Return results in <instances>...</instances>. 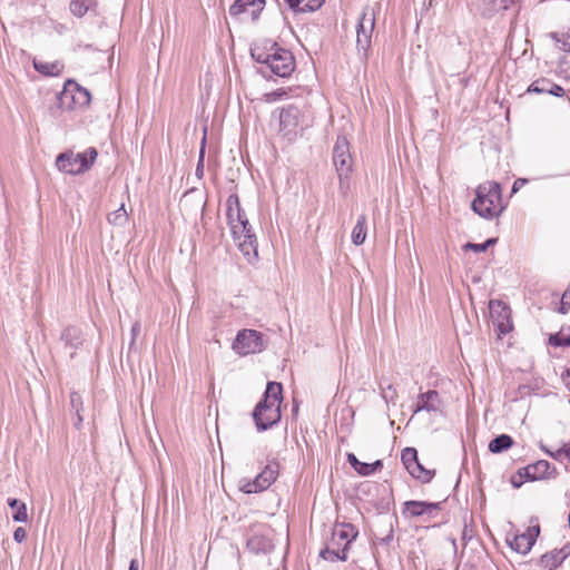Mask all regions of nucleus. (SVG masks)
Masks as SVG:
<instances>
[{"label":"nucleus","instance_id":"22","mask_svg":"<svg viewBox=\"0 0 570 570\" xmlns=\"http://www.w3.org/2000/svg\"><path fill=\"white\" fill-rule=\"evenodd\" d=\"M495 307H500L502 309V313L500 314V316H502V320L497 322L498 331L500 332V334H503V335L508 334L512 328V325L509 320L510 309L505 305H503L501 302L492 301L490 303L491 311L493 312Z\"/></svg>","mask_w":570,"mask_h":570},{"label":"nucleus","instance_id":"23","mask_svg":"<svg viewBox=\"0 0 570 570\" xmlns=\"http://www.w3.org/2000/svg\"><path fill=\"white\" fill-rule=\"evenodd\" d=\"M70 407H71V412L75 415L73 425L76 429H79L83 421V417L81 415V411L83 409V402H82L81 395L76 391H72L70 393Z\"/></svg>","mask_w":570,"mask_h":570},{"label":"nucleus","instance_id":"31","mask_svg":"<svg viewBox=\"0 0 570 570\" xmlns=\"http://www.w3.org/2000/svg\"><path fill=\"white\" fill-rule=\"evenodd\" d=\"M551 38L556 41L560 50L570 51V30L567 32H552Z\"/></svg>","mask_w":570,"mask_h":570},{"label":"nucleus","instance_id":"37","mask_svg":"<svg viewBox=\"0 0 570 570\" xmlns=\"http://www.w3.org/2000/svg\"><path fill=\"white\" fill-rule=\"evenodd\" d=\"M350 187V175L338 176V189L343 196L347 195Z\"/></svg>","mask_w":570,"mask_h":570},{"label":"nucleus","instance_id":"39","mask_svg":"<svg viewBox=\"0 0 570 570\" xmlns=\"http://www.w3.org/2000/svg\"><path fill=\"white\" fill-rule=\"evenodd\" d=\"M27 538V531L22 527H18L13 532V539L16 542L21 543Z\"/></svg>","mask_w":570,"mask_h":570},{"label":"nucleus","instance_id":"24","mask_svg":"<svg viewBox=\"0 0 570 570\" xmlns=\"http://www.w3.org/2000/svg\"><path fill=\"white\" fill-rule=\"evenodd\" d=\"M96 6V0H71L69 3V10L75 17L81 18Z\"/></svg>","mask_w":570,"mask_h":570},{"label":"nucleus","instance_id":"32","mask_svg":"<svg viewBox=\"0 0 570 570\" xmlns=\"http://www.w3.org/2000/svg\"><path fill=\"white\" fill-rule=\"evenodd\" d=\"M382 466H383V463H382L381 460H376L373 463L362 462V464H360L357 473L363 475V476H367V475L373 474L377 470L382 469Z\"/></svg>","mask_w":570,"mask_h":570},{"label":"nucleus","instance_id":"16","mask_svg":"<svg viewBox=\"0 0 570 570\" xmlns=\"http://www.w3.org/2000/svg\"><path fill=\"white\" fill-rule=\"evenodd\" d=\"M556 472V469H551L550 463L547 460H539L535 463H531L525 468L519 470V475L524 476L529 481H537L544 478H550Z\"/></svg>","mask_w":570,"mask_h":570},{"label":"nucleus","instance_id":"33","mask_svg":"<svg viewBox=\"0 0 570 570\" xmlns=\"http://www.w3.org/2000/svg\"><path fill=\"white\" fill-rule=\"evenodd\" d=\"M497 243V238H489L482 244H475V243H466L463 246L464 250H473L475 253H483L485 252L490 246L494 245Z\"/></svg>","mask_w":570,"mask_h":570},{"label":"nucleus","instance_id":"49","mask_svg":"<svg viewBox=\"0 0 570 570\" xmlns=\"http://www.w3.org/2000/svg\"><path fill=\"white\" fill-rule=\"evenodd\" d=\"M139 569V562L137 559H132L129 563L128 570H138Z\"/></svg>","mask_w":570,"mask_h":570},{"label":"nucleus","instance_id":"9","mask_svg":"<svg viewBox=\"0 0 570 570\" xmlns=\"http://www.w3.org/2000/svg\"><path fill=\"white\" fill-rule=\"evenodd\" d=\"M278 468L276 461L269 462L255 479H242L239 481V489L248 494L268 489L277 479Z\"/></svg>","mask_w":570,"mask_h":570},{"label":"nucleus","instance_id":"7","mask_svg":"<svg viewBox=\"0 0 570 570\" xmlns=\"http://www.w3.org/2000/svg\"><path fill=\"white\" fill-rule=\"evenodd\" d=\"M90 100L89 91L72 80H68L62 91L57 96L58 107L65 110L86 107L90 104Z\"/></svg>","mask_w":570,"mask_h":570},{"label":"nucleus","instance_id":"5","mask_svg":"<svg viewBox=\"0 0 570 570\" xmlns=\"http://www.w3.org/2000/svg\"><path fill=\"white\" fill-rule=\"evenodd\" d=\"M357 537V531L351 523L336 525L332 533V539L327 547L323 549L320 556L327 561H346L347 550L353 540Z\"/></svg>","mask_w":570,"mask_h":570},{"label":"nucleus","instance_id":"35","mask_svg":"<svg viewBox=\"0 0 570 570\" xmlns=\"http://www.w3.org/2000/svg\"><path fill=\"white\" fill-rule=\"evenodd\" d=\"M549 343L552 346L569 347L570 346V334L564 335L563 333H557V334L550 335Z\"/></svg>","mask_w":570,"mask_h":570},{"label":"nucleus","instance_id":"43","mask_svg":"<svg viewBox=\"0 0 570 570\" xmlns=\"http://www.w3.org/2000/svg\"><path fill=\"white\" fill-rule=\"evenodd\" d=\"M285 95H286L285 91H273V92L266 94V100L275 101L277 99H281Z\"/></svg>","mask_w":570,"mask_h":570},{"label":"nucleus","instance_id":"40","mask_svg":"<svg viewBox=\"0 0 570 570\" xmlns=\"http://www.w3.org/2000/svg\"><path fill=\"white\" fill-rule=\"evenodd\" d=\"M306 0H285L288 7L295 12H302L303 4Z\"/></svg>","mask_w":570,"mask_h":570},{"label":"nucleus","instance_id":"1","mask_svg":"<svg viewBox=\"0 0 570 570\" xmlns=\"http://www.w3.org/2000/svg\"><path fill=\"white\" fill-rule=\"evenodd\" d=\"M250 56L259 65L257 71L264 78L272 76L286 78L295 70L293 53L269 39L255 42L250 47Z\"/></svg>","mask_w":570,"mask_h":570},{"label":"nucleus","instance_id":"50","mask_svg":"<svg viewBox=\"0 0 570 570\" xmlns=\"http://www.w3.org/2000/svg\"><path fill=\"white\" fill-rule=\"evenodd\" d=\"M511 483H512V485H513L514 488H519V487H521L522 481L514 480V478H512Z\"/></svg>","mask_w":570,"mask_h":570},{"label":"nucleus","instance_id":"47","mask_svg":"<svg viewBox=\"0 0 570 570\" xmlns=\"http://www.w3.org/2000/svg\"><path fill=\"white\" fill-rule=\"evenodd\" d=\"M527 183V179L519 178L513 183L512 193H517L521 186Z\"/></svg>","mask_w":570,"mask_h":570},{"label":"nucleus","instance_id":"20","mask_svg":"<svg viewBox=\"0 0 570 570\" xmlns=\"http://www.w3.org/2000/svg\"><path fill=\"white\" fill-rule=\"evenodd\" d=\"M519 0H482L481 14L484 18H492L501 11H505L514 6Z\"/></svg>","mask_w":570,"mask_h":570},{"label":"nucleus","instance_id":"12","mask_svg":"<svg viewBox=\"0 0 570 570\" xmlns=\"http://www.w3.org/2000/svg\"><path fill=\"white\" fill-rule=\"evenodd\" d=\"M302 121L301 110L294 106L288 105L284 107L279 115V130L285 137L292 138L296 136L297 128Z\"/></svg>","mask_w":570,"mask_h":570},{"label":"nucleus","instance_id":"34","mask_svg":"<svg viewBox=\"0 0 570 570\" xmlns=\"http://www.w3.org/2000/svg\"><path fill=\"white\" fill-rule=\"evenodd\" d=\"M127 218L128 216L124 205L108 216L109 223L114 225H124L127 222Z\"/></svg>","mask_w":570,"mask_h":570},{"label":"nucleus","instance_id":"19","mask_svg":"<svg viewBox=\"0 0 570 570\" xmlns=\"http://www.w3.org/2000/svg\"><path fill=\"white\" fill-rule=\"evenodd\" d=\"M440 409V396L434 390L419 395L414 413L420 411L436 412Z\"/></svg>","mask_w":570,"mask_h":570},{"label":"nucleus","instance_id":"46","mask_svg":"<svg viewBox=\"0 0 570 570\" xmlns=\"http://www.w3.org/2000/svg\"><path fill=\"white\" fill-rule=\"evenodd\" d=\"M139 332H140V323L136 322V323H134V325L131 327V336H132L131 344H134L135 338L139 334Z\"/></svg>","mask_w":570,"mask_h":570},{"label":"nucleus","instance_id":"4","mask_svg":"<svg viewBox=\"0 0 570 570\" xmlns=\"http://www.w3.org/2000/svg\"><path fill=\"white\" fill-rule=\"evenodd\" d=\"M471 207L475 214L485 219L499 217L504 210L502 188L497 181H485L475 189Z\"/></svg>","mask_w":570,"mask_h":570},{"label":"nucleus","instance_id":"2","mask_svg":"<svg viewBox=\"0 0 570 570\" xmlns=\"http://www.w3.org/2000/svg\"><path fill=\"white\" fill-rule=\"evenodd\" d=\"M226 218L234 240L245 256L252 253L257 256V238L253 233L244 209L240 207L237 194L226 199Z\"/></svg>","mask_w":570,"mask_h":570},{"label":"nucleus","instance_id":"38","mask_svg":"<svg viewBox=\"0 0 570 570\" xmlns=\"http://www.w3.org/2000/svg\"><path fill=\"white\" fill-rule=\"evenodd\" d=\"M205 144H206V134L204 135L203 140H202V147H200V153H199V160H198L197 168H196V174L197 175L203 173L204 155H205Z\"/></svg>","mask_w":570,"mask_h":570},{"label":"nucleus","instance_id":"45","mask_svg":"<svg viewBox=\"0 0 570 570\" xmlns=\"http://www.w3.org/2000/svg\"><path fill=\"white\" fill-rule=\"evenodd\" d=\"M35 68L45 73V75H52L53 72L49 69L48 65H42V63H35Z\"/></svg>","mask_w":570,"mask_h":570},{"label":"nucleus","instance_id":"27","mask_svg":"<svg viewBox=\"0 0 570 570\" xmlns=\"http://www.w3.org/2000/svg\"><path fill=\"white\" fill-rule=\"evenodd\" d=\"M8 505L14 510L12 514V519L16 522H27L28 521V511L27 505L24 502L16 499V498H9L8 499Z\"/></svg>","mask_w":570,"mask_h":570},{"label":"nucleus","instance_id":"21","mask_svg":"<svg viewBox=\"0 0 570 570\" xmlns=\"http://www.w3.org/2000/svg\"><path fill=\"white\" fill-rule=\"evenodd\" d=\"M567 556L568 553L564 549H554L541 556L540 566L548 570H554L563 562Z\"/></svg>","mask_w":570,"mask_h":570},{"label":"nucleus","instance_id":"18","mask_svg":"<svg viewBox=\"0 0 570 570\" xmlns=\"http://www.w3.org/2000/svg\"><path fill=\"white\" fill-rule=\"evenodd\" d=\"M528 94H549L556 97H563L566 91L564 89L554 83L552 80L541 77L535 79L530 83L527 89Z\"/></svg>","mask_w":570,"mask_h":570},{"label":"nucleus","instance_id":"42","mask_svg":"<svg viewBox=\"0 0 570 570\" xmlns=\"http://www.w3.org/2000/svg\"><path fill=\"white\" fill-rule=\"evenodd\" d=\"M347 462L351 464V466L357 472L360 464H362L361 461L355 456L353 453L347 454Z\"/></svg>","mask_w":570,"mask_h":570},{"label":"nucleus","instance_id":"17","mask_svg":"<svg viewBox=\"0 0 570 570\" xmlns=\"http://www.w3.org/2000/svg\"><path fill=\"white\" fill-rule=\"evenodd\" d=\"M60 340L63 343L65 350L69 352V355L72 358L76 351L83 343V334L79 327L70 325L61 332Z\"/></svg>","mask_w":570,"mask_h":570},{"label":"nucleus","instance_id":"13","mask_svg":"<svg viewBox=\"0 0 570 570\" xmlns=\"http://www.w3.org/2000/svg\"><path fill=\"white\" fill-rule=\"evenodd\" d=\"M540 534V525H531L525 532L515 534L511 540H508L511 549L521 554H527L532 549Z\"/></svg>","mask_w":570,"mask_h":570},{"label":"nucleus","instance_id":"29","mask_svg":"<svg viewBox=\"0 0 570 570\" xmlns=\"http://www.w3.org/2000/svg\"><path fill=\"white\" fill-rule=\"evenodd\" d=\"M541 449L552 459L559 462H569L570 463V442L566 443L562 448L551 451L547 449L544 445H541Z\"/></svg>","mask_w":570,"mask_h":570},{"label":"nucleus","instance_id":"25","mask_svg":"<svg viewBox=\"0 0 570 570\" xmlns=\"http://www.w3.org/2000/svg\"><path fill=\"white\" fill-rule=\"evenodd\" d=\"M366 216L364 214L357 217L356 224L352 230V242L354 245L360 246L366 238Z\"/></svg>","mask_w":570,"mask_h":570},{"label":"nucleus","instance_id":"48","mask_svg":"<svg viewBox=\"0 0 570 570\" xmlns=\"http://www.w3.org/2000/svg\"><path fill=\"white\" fill-rule=\"evenodd\" d=\"M562 381L564 385L570 390V370H568L567 373L562 375Z\"/></svg>","mask_w":570,"mask_h":570},{"label":"nucleus","instance_id":"44","mask_svg":"<svg viewBox=\"0 0 570 570\" xmlns=\"http://www.w3.org/2000/svg\"><path fill=\"white\" fill-rule=\"evenodd\" d=\"M394 538L393 528L390 527L389 532L385 537L380 539L381 544L389 546Z\"/></svg>","mask_w":570,"mask_h":570},{"label":"nucleus","instance_id":"15","mask_svg":"<svg viewBox=\"0 0 570 570\" xmlns=\"http://www.w3.org/2000/svg\"><path fill=\"white\" fill-rule=\"evenodd\" d=\"M442 509V502H426L410 500L403 504V514L410 518H417L424 514L432 515L434 511Z\"/></svg>","mask_w":570,"mask_h":570},{"label":"nucleus","instance_id":"51","mask_svg":"<svg viewBox=\"0 0 570 570\" xmlns=\"http://www.w3.org/2000/svg\"><path fill=\"white\" fill-rule=\"evenodd\" d=\"M511 483H512V485H513L514 488H519V487H521L522 481L514 480V478H512Z\"/></svg>","mask_w":570,"mask_h":570},{"label":"nucleus","instance_id":"14","mask_svg":"<svg viewBox=\"0 0 570 570\" xmlns=\"http://www.w3.org/2000/svg\"><path fill=\"white\" fill-rule=\"evenodd\" d=\"M265 0H236L229 7V14L239 18L242 14H248L252 20H256L264 9Z\"/></svg>","mask_w":570,"mask_h":570},{"label":"nucleus","instance_id":"36","mask_svg":"<svg viewBox=\"0 0 570 570\" xmlns=\"http://www.w3.org/2000/svg\"><path fill=\"white\" fill-rule=\"evenodd\" d=\"M325 0H306L305 4H303L302 12H313L318 10Z\"/></svg>","mask_w":570,"mask_h":570},{"label":"nucleus","instance_id":"26","mask_svg":"<svg viewBox=\"0 0 570 570\" xmlns=\"http://www.w3.org/2000/svg\"><path fill=\"white\" fill-rule=\"evenodd\" d=\"M513 445V439L508 434H500L489 443V451L492 453H501L509 450Z\"/></svg>","mask_w":570,"mask_h":570},{"label":"nucleus","instance_id":"3","mask_svg":"<svg viewBox=\"0 0 570 570\" xmlns=\"http://www.w3.org/2000/svg\"><path fill=\"white\" fill-rule=\"evenodd\" d=\"M282 402L283 385L278 382H268L263 399L253 411V420L257 431H266L281 421Z\"/></svg>","mask_w":570,"mask_h":570},{"label":"nucleus","instance_id":"6","mask_svg":"<svg viewBox=\"0 0 570 570\" xmlns=\"http://www.w3.org/2000/svg\"><path fill=\"white\" fill-rule=\"evenodd\" d=\"M97 150L94 147L83 153H73L71 150L61 153L56 158L57 168L66 174L78 175L87 171L97 158Z\"/></svg>","mask_w":570,"mask_h":570},{"label":"nucleus","instance_id":"30","mask_svg":"<svg viewBox=\"0 0 570 570\" xmlns=\"http://www.w3.org/2000/svg\"><path fill=\"white\" fill-rule=\"evenodd\" d=\"M401 460H402V463L404 464L405 469L407 470V472L411 471V469L416 463H419L417 451L414 448L403 449L402 453H401Z\"/></svg>","mask_w":570,"mask_h":570},{"label":"nucleus","instance_id":"8","mask_svg":"<svg viewBox=\"0 0 570 570\" xmlns=\"http://www.w3.org/2000/svg\"><path fill=\"white\" fill-rule=\"evenodd\" d=\"M266 347L264 335L255 330H242L233 343L234 351L239 355L259 353Z\"/></svg>","mask_w":570,"mask_h":570},{"label":"nucleus","instance_id":"11","mask_svg":"<svg viewBox=\"0 0 570 570\" xmlns=\"http://www.w3.org/2000/svg\"><path fill=\"white\" fill-rule=\"evenodd\" d=\"M374 27L375 11L371 7H365L362 11L356 29V43L358 49L366 51L370 48Z\"/></svg>","mask_w":570,"mask_h":570},{"label":"nucleus","instance_id":"10","mask_svg":"<svg viewBox=\"0 0 570 570\" xmlns=\"http://www.w3.org/2000/svg\"><path fill=\"white\" fill-rule=\"evenodd\" d=\"M333 164L337 176L351 175L353 170V157L350 150V141L345 136L338 135L333 147Z\"/></svg>","mask_w":570,"mask_h":570},{"label":"nucleus","instance_id":"28","mask_svg":"<svg viewBox=\"0 0 570 570\" xmlns=\"http://www.w3.org/2000/svg\"><path fill=\"white\" fill-rule=\"evenodd\" d=\"M409 473L420 480L422 483H429L435 475L434 470L425 469L420 462L416 463Z\"/></svg>","mask_w":570,"mask_h":570},{"label":"nucleus","instance_id":"52","mask_svg":"<svg viewBox=\"0 0 570 570\" xmlns=\"http://www.w3.org/2000/svg\"><path fill=\"white\" fill-rule=\"evenodd\" d=\"M432 2H433V0H430V1H429V6H430V7L432 6Z\"/></svg>","mask_w":570,"mask_h":570},{"label":"nucleus","instance_id":"41","mask_svg":"<svg viewBox=\"0 0 570 570\" xmlns=\"http://www.w3.org/2000/svg\"><path fill=\"white\" fill-rule=\"evenodd\" d=\"M570 308V288L567 289L561 298V307L560 311L564 313L567 309Z\"/></svg>","mask_w":570,"mask_h":570}]
</instances>
